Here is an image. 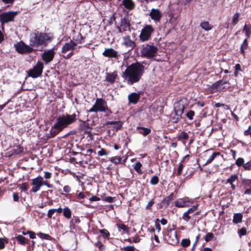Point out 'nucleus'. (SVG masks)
Segmentation results:
<instances>
[{
  "label": "nucleus",
  "mask_w": 251,
  "mask_h": 251,
  "mask_svg": "<svg viewBox=\"0 0 251 251\" xmlns=\"http://www.w3.org/2000/svg\"><path fill=\"white\" fill-rule=\"evenodd\" d=\"M136 129L138 131V133L140 134H142L144 136H146L151 132L150 128L144 127L142 126H137Z\"/></svg>",
  "instance_id": "393cba45"
},
{
  "label": "nucleus",
  "mask_w": 251,
  "mask_h": 251,
  "mask_svg": "<svg viewBox=\"0 0 251 251\" xmlns=\"http://www.w3.org/2000/svg\"><path fill=\"white\" fill-rule=\"evenodd\" d=\"M116 200V197H112L110 196L105 197L104 198V201L108 202H113Z\"/></svg>",
  "instance_id": "13d9d810"
},
{
  "label": "nucleus",
  "mask_w": 251,
  "mask_h": 251,
  "mask_svg": "<svg viewBox=\"0 0 251 251\" xmlns=\"http://www.w3.org/2000/svg\"><path fill=\"white\" fill-rule=\"evenodd\" d=\"M238 234L240 237L247 234V229L245 227H242L238 229Z\"/></svg>",
  "instance_id": "4d7b16f0"
},
{
  "label": "nucleus",
  "mask_w": 251,
  "mask_h": 251,
  "mask_svg": "<svg viewBox=\"0 0 251 251\" xmlns=\"http://www.w3.org/2000/svg\"><path fill=\"white\" fill-rule=\"evenodd\" d=\"M122 4L125 8L129 10H133L135 6V4L132 0H123Z\"/></svg>",
  "instance_id": "4be33fe9"
},
{
  "label": "nucleus",
  "mask_w": 251,
  "mask_h": 251,
  "mask_svg": "<svg viewBox=\"0 0 251 251\" xmlns=\"http://www.w3.org/2000/svg\"><path fill=\"white\" fill-rule=\"evenodd\" d=\"M167 236L170 238H172L171 240L173 242H178L177 232L174 229L169 230Z\"/></svg>",
  "instance_id": "bb28decb"
},
{
  "label": "nucleus",
  "mask_w": 251,
  "mask_h": 251,
  "mask_svg": "<svg viewBox=\"0 0 251 251\" xmlns=\"http://www.w3.org/2000/svg\"><path fill=\"white\" fill-rule=\"evenodd\" d=\"M145 71V66L138 62L127 66L123 73L122 76L130 84L137 83L142 77Z\"/></svg>",
  "instance_id": "f03ea898"
},
{
  "label": "nucleus",
  "mask_w": 251,
  "mask_h": 251,
  "mask_svg": "<svg viewBox=\"0 0 251 251\" xmlns=\"http://www.w3.org/2000/svg\"><path fill=\"white\" fill-rule=\"evenodd\" d=\"M122 158L120 156H114L110 158V161L111 162L114 164H118L121 163Z\"/></svg>",
  "instance_id": "c03bdc74"
},
{
  "label": "nucleus",
  "mask_w": 251,
  "mask_h": 251,
  "mask_svg": "<svg viewBox=\"0 0 251 251\" xmlns=\"http://www.w3.org/2000/svg\"><path fill=\"white\" fill-rule=\"evenodd\" d=\"M180 244L183 248H187L190 245V240L189 239H183Z\"/></svg>",
  "instance_id": "49530a36"
},
{
  "label": "nucleus",
  "mask_w": 251,
  "mask_h": 251,
  "mask_svg": "<svg viewBox=\"0 0 251 251\" xmlns=\"http://www.w3.org/2000/svg\"><path fill=\"white\" fill-rule=\"evenodd\" d=\"M55 54L53 49L45 50L41 55L42 59L46 64H48L53 59Z\"/></svg>",
  "instance_id": "ddd939ff"
},
{
  "label": "nucleus",
  "mask_w": 251,
  "mask_h": 251,
  "mask_svg": "<svg viewBox=\"0 0 251 251\" xmlns=\"http://www.w3.org/2000/svg\"><path fill=\"white\" fill-rule=\"evenodd\" d=\"M235 164L238 167H243L245 165V160L242 157H239L236 160Z\"/></svg>",
  "instance_id": "37998d69"
},
{
  "label": "nucleus",
  "mask_w": 251,
  "mask_h": 251,
  "mask_svg": "<svg viewBox=\"0 0 251 251\" xmlns=\"http://www.w3.org/2000/svg\"><path fill=\"white\" fill-rule=\"evenodd\" d=\"M85 37L82 36L80 32H76L73 30V41L75 42L76 44H82L84 41Z\"/></svg>",
  "instance_id": "a211bd4d"
},
{
  "label": "nucleus",
  "mask_w": 251,
  "mask_h": 251,
  "mask_svg": "<svg viewBox=\"0 0 251 251\" xmlns=\"http://www.w3.org/2000/svg\"><path fill=\"white\" fill-rule=\"evenodd\" d=\"M220 154L219 152H214L211 156L209 158V159L206 161L204 165H206L207 164H210L211 163L213 160L215 159V158Z\"/></svg>",
  "instance_id": "ea45409f"
},
{
  "label": "nucleus",
  "mask_w": 251,
  "mask_h": 251,
  "mask_svg": "<svg viewBox=\"0 0 251 251\" xmlns=\"http://www.w3.org/2000/svg\"><path fill=\"white\" fill-rule=\"evenodd\" d=\"M214 237L213 233L211 232H208L206 233L204 237V240L206 242H208L212 240Z\"/></svg>",
  "instance_id": "de8ad7c7"
},
{
  "label": "nucleus",
  "mask_w": 251,
  "mask_h": 251,
  "mask_svg": "<svg viewBox=\"0 0 251 251\" xmlns=\"http://www.w3.org/2000/svg\"><path fill=\"white\" fill-rule=\"evenodd\" d=\"M117 226L119 229H122L126 232L129 231L128 227L124 224H117Z\"/></svg>",
  "instance_id": "8fccbe9b"
},
{
  "label": "nucleus",
  "mask_w": 251,
  "mask_h": 251,
  "mask_svg": "<svg viewBox=\"0 0 251 251\" xmlns=\"http://www.w3.org/2000/svg\"><path fill=\"white\" fill-rule=\"evenodd\" d=\"M243 168L245 171H251V160L245 163Z\"/></svg>",
  "instance_id": "bf43d9fd"
},
{
  "label": "nucleus",
  "mask_w": 251,
  "mask_h": 251,
  "mask_svg": "<svg viewBox=\"0 0 251 251\" xmlns=\"http://www.w3.org/2000/svg\"><path fill=\"white\" fill-rule=\"evenodd\" d=\"M243 218V216L241 213H236L234 214L233 217V223L237 224L241 222Z\"/></svg>",
  "instance_id": "72a5a7b5"
},
{
  "label": "nucleus",
  "mask_w": 251,
  "mask_h": 251,
  "mask_svg": "<svg viewBox=\"0 0 251 251\" xmlns=\"http://www.w3.org/2000/svg\"><path fill=\"white\" fill-rule=\"evenodd\" d=\"M198 207V204H196V205H194L191 207L189 208L186 212L188 213V214L194 213L195 211L197 209Z\"/></svg>",
  "instance_id": "5fc2aeb1"
},
{
  "label": "nucleus",
  "mask_w": 251,
  "mask_h": 251,
  "mask_svg": "<svg viewBox=\"0 0 251 251\" xmlns=\"http://www.w3.org/2000/svg\"><path fill=\"white\" fill-rule=\"evenodd\" d=\"M140 94L136 93H132L128 95V100L129 103L136 104L140 99Z\"/></svg>",
  "instance_id": "6ab92c4d"
},
{
  "label": "nucleus",
  "mask_w": 251,
  "mask_h": 251,
  "mask_svg": "<svg viewBox=\"0 0 251 251\" xmlns=\"http://www.w3.org/2000/svg\"><path fill=\"white\" fill-rule=\"evenodd\" d=\"M154 31V29L151 25H145L142 29L139 36L140 40L142 42L149 40Z\"/></svg>",
  "instance_id": "423d86ee"
},
{
  "label": "nucleus",
  "mask_w": 251,
  "mask_h": 251,
  "mask_svg": "<svg viewBox=\"0 0 251 251\" xmlns=\"http://www.w3.org/2000/svg\"><path fill=\"white\" fill-rule=\"evenodd\" d=\"M98 154L100 156H102L107 155L108 153L106 150L102 148L100 151H98Z\"/></svg>",
  "instance_id": "680f3d73"
},
{
  "label": "nucleus",
  "mask_w": 251,
  "mask_h": 251,
  "mask_svg": "<svg viewBox=\"0 0 251 251\" xmlns=\"http://www.w3.org/2000/svg\"><path fill=\"white\" fill-rule=\"evenodd\" d=\"M53 38L50 33H45L35 30L30 33L29 45L33 48L46 47Z\"/></svg>",
  "instance_id": "7ed1b4c3"
},
{
  "label": "nucleus",
  "mask_w": 251,
  "mask_h": 251,
  "mask_svg": "<svg viewBox=\"0 0 251 251\" xmlns=\"http://www.w3.org/2000/svg\"><path fill=\"white\" fill-rule=\"evenodd\" d=\"M40 237L43 239L49 240L50 238V236L47 234L40 233Z\"/></svg>",
  "instance_id": "0e129e2a"
},
{
  "label": "nucleus",
  "mask_w": 251,
  "mask_h": 251,
  "mask_svg": "<svg viewBox=\"0 0 251 251\" xmlns=\"http://www.w3.org/2000/svg\"><path fill=\"white\" fill-rule=\"evenodd\" d=\"M159 180V178L157 176H153L151 177L150 183L152 185H156L158 183Z\"/></svg>",
  "instance_id": "a18cd8bd"
},
{
  "label": "nucleus",
  "mask_w": 251,
  "mask_h": 251,
  "mask_svg": "<svg viewBox=\"0 0 251 251\" xmlns=\"http://www.w3.org/2000/svg\"><path fill=\"white\" fill-rule=\"evenodd\" d=\"M151 19L155 22H159L162 17V14L158 9H152L150 13Z\"/></svg>",
  "instance_id": "dca6fc26"
},
{
  "label": "nucleus",
  "mask_w": 251,
  "mask_h": 251,
  "mask_svg": "<svg viewBox=\"0 0 251 251\" xmlns=\"http://www.w3.org/2000/svg\"><path fill=\"white\" fill-rule=\"evenodd\" d=\"M63 215L67 219H69L72 216V211L68 207L66 206L63 209Z\"/></svg>",
  "instance_id": "473e14b6"
},
{
  "label": "nucleus",
  "mask_w": 251,
  "mask_h": 251,
  "mask_svg": "<svg viewBox=\"0 0 251 251\" xmlns=\"http://www.w3.org/2000/svg\"><path fill=\"white\" fill-rule=\"evenodd\" d=\"M188 134L185 131L181 132L180 134L177 136V140L181 141L184 144L186 143L185 140L188 139Z\"/></svg>",
  "instance_id": "7c9ffc66"
},
{
  "label": "nucleus",
  "mask_w": 251,
  "mask_h": 251,
  "mask_svg": "<svg viewBox=\"0 0 251 251\" xmlns=\"http://www.w3.org/2000/svg\"><path fill=\"white\" fill-rule=\"evenodd\" d=\"M124 251H135V248L134 246H127L124 248Z\"/></svg>",
  "instance_id": "e2e57ef3"
},
{
  "label": "nucleus",
  "mask_w": 251,
  "mask_h": 251,
  "mask_svg": "<svg viewBox=\"0 0 251 251\" xmlns=\"http://www.w3.org/2000/svg\"><path fill=\"white\" fill-rule=\"evenodd\" d=\"M76 46L75 42L71 40L69 43H66L62 48L61 52L63 53H66L67 51L73 50Z\"/></svg>",
  "instance_id": "f3484780"
},
{
  "label": "nucleus",
  "mask_w": 251,
  "mask_h": 251,
  "mask_svg": "<svg viewBox=\"0 0 251 251\" xmlns=\"http://www.w3.org/2000/svg\"><path fill=\"white\" fill-rule=\"evenodd\" d=\"M195 115L194 111L190 110H189L185 114L186 117L190 120L193 119V117Z\"/></svg>",
  "instance_id": "09e8293b"
},
{
  "label": "nucleus",
  "mask_w": 251,
  "mask_h": 251,
  "mask_svg": "<svg viewBox=\"0 0 251 251\" xmlns=\"http://www.w3.org/2000/svg\"><path fill=\"white\" fill-rule=\"evenodd\" d=\"M238 176L237 175H232L226 180V183H229L231 185V188L232 190H235L236 189V185L234 184L233 182L238 180Z\"/></svg>",
  "instance_id": "b1692460"
},
{
  "label": "nucleus",
  "mask_w": 251,
  "mask_h": 251,
  "mask_svg": "<svg viewBox=\"0 0 251 251\" xmlns=\"http://www.w3.org/2000/svg\"><path fill=\"white\" fill-rule=\"evenodd\" d=\"M7 242V241L3 238H0V250L2 249L5 247V244Z\"/></svg>",
  "instance_id": "052dcab7"
},
{
  "label": "nucleus",
  "mask_w": 251,
  "mask_h": 251,
  "mask_svg": "<svg viewBox=\"0 0 251 251\" xmlns=\"http://www.w3.org/2000/svg\"><path fill=\"white\" fill-rule=\"evenodd\" d=\"M31 181V185L33 186L30 191V192L36 193L39 191L42 187L40 176H38L37 177L32 179Z\"/></svg>",
  "instance_id": "4468645a"
},
{
  "label": "nucleus",
  "mask_w": 251,
  "mask_h": 251,
  "mask_svg": "<svg viewBox=\"0 0 251 251\" xmlns=\"http://www.w3.org/2000/svg\"><path fill=\"white\" fill-rule=\"evenodd\" d=\"M102 54L105 57L115 58L117 59L119 58V56L118 52L111 48L105 49Z\"/></svg>",
  "instance_id": "2eb2a0df"
},
{
  "label": "nucleus",
  "mask_w": 251,
  "mask_h": 251,
  "mask_svg": "<svg viewBox=\"0 0 251 251\" xmlns=\"http://www.w3.org/2000/svg\"><path fill=\"white\" fill-rule=\"evenodd\" d=\"M191 218V216L187 212H185L182 215V219L186 222L190 221Z\"/></svg>",
  "instance_id": "603ef678"
},
{
  "label": "nucleus",
  "mask_w": 251,
  "mask_h": 251,
  "mask_svg": "<svg viewBox=\"0 0 251 251\" xmlns=\"http://www.w3.org/2000/svg\"><path fill=\"white\" fill-rule=\"evenodd\" d=\"M19 188L22 189V191L24 192H26L28 189V184L26 182L23 183L22 184L19 185Z\"/></svg>",
  "instance_id": "864d4df0"
},
{
  "label": "nucleus",
  "mask_w": 251,
  "mask_h": 251,
  "mask_svg": "<svg viewBox=\"0 0 251 251\" xmlns=\"http://www.w3.org/2000/svg\"><path fill=\"white\" fill-rule=\"evenodd\" d=\"M201 27L205 31H209L213 28V26L211 25L208 22L204 21L201 22L200 25Z\"/></svg>",
  "instance_id": "f704fd0d"
},
{
  "label": "nucleus",
  "mask_w": 251,
  "mask_h": 251,
  "mask_svg": "<svg viewBox=\"0 0 251 251\" xmlns=\"http://www.w3.org/2000/svg\"><path fill=\"white\" fill-rule=\"evenodd\" d=\"M182 114L174 112L171 117V121L173 123H177L182 118Z\"/></svg>",
  "instance_id": "cd10ccee"
},
{
  "label": "nucleus",
  "mask_w": 251,
  "mask_h": 251,
  "mask_svg": "<svg viewBox=\"0 0 251 251\" xmlns=\"http://www.w3.org/2000/svg\"><path fill=\"white\" fill-rule=\"evenodd\" d=\"M18 11H8L3 12L0 15V21L2 25L14 21L16 16L18 14Z\"/></svg>",
  "instance_id": "1a4fd4ad"
},
{
  "label": "nucleus",
  "mask_w": 251,
  "mask_h": 251,
  "mask_svg": "<svg viewBox=\"0 0 251 251\" xmlns=\"http://www.w3.org/2000/svg\"><path fill=\"white\" fill-rule=\"evenodd\" d=\"M243 31L245 33V35L246 36V39H248L250 37L251 35V25H245L243 29Z\"/></svg>",
  "instance_id": "2f4dec72"
},
{
  "label": "nucleus",
  "mask_w": 251,
  "mask_h": 251,
  "mask_svg": "<svg viewBox=\"0 0 251 251\" xmlns=\"http://www.w3.org/2000/svg\"><path fill=\"white\" fill-rule=\"evenodd\" d=\"M244 194L245 195H251V187H249V188H245L244 187Z\"/></svg>",
  "instance_id": "338daca9"
},
{
  "label": "nucleus",
  "mask_w": 251,
  "mask_h": 251,
  "mask_svg": "<svg viewBox=\"0 0 251 251\" xmlns=\"http://www.w3.org/2000/svg\"><path fill=\"white\" fill-rule=\"evenodd\" d=\"M99 232L102 235V237L104 238L109 239L110 233L109 231L105 228L99 229Z\"/></svg>",
  "instance_id": "a19ab883"
},
{
  "label": "nucleus",
  "mask_w": 251,
  "mask_h": 251,
  "mask_svg": "<svg viewBox=\"0 0 251 251\" xmlns=\"http://www.w3.org/2000/svg\"><path fill=\"white\" fill-rule=\"evenodd\" d=\"M157 52L158 48L157 47L149 44L144 45L141 50L142 56L147 58H152L155 57Z\"/></svg>",
  "instance_id": "39448f33"
},
{
  "label": "nucleus",
  "mask_w": 251,
  "mask_h": 251,
  "mask_svg": "<svg viewBox=\"0 0 251 251\" xmlns=\"http://www.w3.org/2000/svg\"><path fill=\"white\" fill-rule=\"evenodd\" d=\"M175 205L177 207H184L186 206V201L183 199L177 200L175 202Z\"/></svg>",
  "instance_id": "e433bc0d"
},
{
  "label": "nucleus",
  "mask_w": 251,
  "mask_h": 251,
  "mask_svg": "<svg viewBox=\"0 0 251 251\" xmlns=\"http://www.w3.org/2000/svg\"><path fill=\"white\" fill-rule=\"evenodd\" d=\"M18 244L21 245L25 246L28 243V239L25 238L23 235H18L15 237Z\"/></svg>",
  "instance_id": "c85d7f7f"
},
{
  "label": "nucleus",
  "mask_w": 251,
  "mask_h": 251,
  "mask_svg": "<svg viewBox=\"0 0 251 251\" xmlns=\"http://www.w3.org/2000/svg\"><path fill=\"white\" fill-rule=\"evenodd\" d=\"M16 50L18 52L23 54L25 53H31L33 52V47L26 45L23 41H21L15 45Z\"/></svg>",
  "instance_id": "f8f14e48"
},
{
  "label": "nucleus",
  "mask_w": 251,
  "mask_h": 251,
  "mask_svg": "<svg viewBox=\"0 0 251 251\" xmlns=\"http://www.w3.org/2000/svg\"><path fill=\"white\" fill-rule=\"evenodd\" d=\"M114 125V128L116 131L120 130L122 127L123 122L121 121H107L106 123V125Z\"/></svg>",
  "instance_id": "a878e982"
},
{
  "label": "nucleus",
  "mask_w": 251,
  "mask_h": 251,
  "mask_svg": "<svg viewBox=\"0 0 251 251\" xmlns=\"http://www.w3.org/2000/svg\"><path fill=\"white\" fill-rule=\"evenodd\" d=\"M107 105V102L102 98H97L94 105L88 111L92 113L103 112L105 111V107Z\"/></svg>",
  "instance_id": "0eeeda50"
},
{
  "label": "nucleus",
  "mask_w": 251,
  "mask_h": 251,
  "mask_svg": "<svg viewBox=\"0 0 251 251\" xmlns=\"http://www.w3.org/2000/svg\"><path fill=\"white\" fill-rule=\"evenodd\" d=\"M251 126H249L248 128L244 131V134L245 136L250 135L251 137Z\"/></svg>",
  "instance_id": "774afa93"
},
{
  "label": "nucleus",
  "mask_w": 251,
  "mask_h": 251,
  "mask_svg": "<svg viewBox=\"0 0 251 251\" xmlns=\"http://www.w3.org/2000/svg\"><path fill=\"white\" fill-rule=\"evenodd\" d=\"M76 115L75 113L69 114L66 113L59 115L55 119V124L47 135L48 138H52L67 128L70 125L76 122Z\"/></svg>",
  "instance_id": "f257e3e1"
},
{
  "label": "nucleus",
  "mask_w": 251,
  "mask_h": 251,
  "mask_svg": "<svg viewBox=\"0 0 251 251\" xmlns=\"http://www.w3.org/2000/svg\"><path fill=\"white\" fill-rule=\"evenodd\" d=\"M249 47L248 41L247 39H245L241 45L240 48V53L244 55L245 54L246 50L248 49Z\"/></svg>",
  "instance_id": "c756f323"
},
{
  "label": "nucleus",
  "mask_w": 251,
  "mask_h": 251,
  "mask_svg": "<svg viewBox=\"0 0 251 251\" xmlns=\"http://www.w3.org/2000/svg\"><path fill=\"white\" fill-rule=\"evenodd\" d=\"M23 147L19 145L14 147V148L11 150L12 154H18L23 152Z\"/></svg>",
  "instance_id": "c9c22d12"
},
{
  "label": "nucleus",
  "mask_w": 251,
  "mask_h": 251,
  "mask_svg": "<svg viewBox=\"0 0 251 251\" xmlns=\"http://www.w3.org/2000/svg\"><path fill=\"white\" fill-rule=\"evenodd\" d=\"M124 44L126 47L130 48L133 49L136 46V43L132 41L129 36H126L124 38Z\"/></svg>",
  "instance_id": "5701e85b"
},
{
  "label": "nucleus",
  "mask_w": 251,
  "mask_h": 251,
  "mask_svg": "<svg viewBox=\"0 0 251 251\" xmlns=\"http://www.w3.org/2000/svg\"><path fill=\"white\" fill-rule=\"evenodd\" d=\"M189 104L188 100L186 98H183L175 102L174 105V112L183 114L184 110Z\"/></svg>",
  "instance_id": "9d476101"
},
{
  "label": "nucleus",
  "mask_w": 251,
  "mask_h": 251,
  "mask_svg": "<svg viewBox=\"0 0 251 251\" xmlns=\"http://www.w3.org/2000/svg\"><path fill=\"white\" fill-rule=\"evenodd\" d=\"M41 182V186L43 185L47 186L48 188H52L53 185L49 183L47 181H45L43 178L40 176Z\"/></svg>",
  "instance_id": "6e6d98bb"
},
{
  "label": "nucleus",
  "mask_w": 251,
  "mask_h": 251,
  "mask_svg": "<svg viewBox=\"0 0 251 251\" xmlns=\"http://www.w3.org/2000/svg\"><path fill=\"white\" fill-rule=\"evenodd\" d=\"M175 195L174 193H172L168 196L166 197L162 201V203L163 206L166 208L169 206L171 202L175 199Z\"/></svg>",
  "instance_id": "aec40b11"
},
{
  "label": "nucleus",
  "mask_w": 251,
  "mask_h": 251,
  "mask_svg": "<svg viewBox=\"0 0 251 251\" xmlns=\"http://www.w3.org/2000/svg\"><path fill=\"white\" fill-rule=\"evenodd\" d=\"M240 14L239 13H236L234 14L232 19V24L233 25H236L239 22Z\"/></svg>",
  "instance_id": "79ce46f5"
},
{
  "label": "nucleus",
  "mask_w": 251,
  "mask_h": 251,
  "mask_svg": "<svg viewBox=\"0 0 251 251\" xmlns=\"http://www.w3.org/2000/svg\"><path fill=\"white\" fill-rule=\"evenodd\" d=\"M184 160H181L179 164L177 173H176L177 176H179L182 174V170L184 166Z\"/></svg>",
  "instance_id": "58836bf2"
},
{
  "label": "nucleus",
  "mask_w": 251,
  "mask_h": 251,
  "mask_svg": "<svg viewBox=\"0 0 251 251\" xmlns=\"http://www.w3.org/2000/svg\"><path fill=\"white\" fill-rule=\"evenodd\" d=\"M117 77V72L115 71L112 73H106L105 79L110 83H113Z\"/></svg>",
  "instance_id": "412c9836"
},
{
  "label": "nucleus",
  "mask_w": 251,
  "mask_h": 251,
  "mask_svg": "<svg viewBox=\"0 0 251 251\" xmlns=\"http://www.w3.org/2000/svg\"><path fill=\"white\" fill-rule=\"evenodd\" d=\"M44 68V64L40 61H38L36 65L31 69L27 71V75L32 78H37L40 76L42 73Z\"/></svg>",
  "instance_id": "6e6552de"
},
{
  "label": "nucleus",
  "mask_w": 251,
  "mask_h": 251,
  "mask_svg": "<svg viewBox=\"0 0 251 251\" xmlns=\"http://www.w3.org/2000/svg\"><path fill=\"white\" fill-rule=\"evenodd\" d=\"M121 17L122 16L121 15ZM130 23L127 16L121 17L120 25H117L116 27L118 29L119 32H123L126 30H130Z\"/></svg>",
  "instance_id": "9b49d317"
},
{
  "label": "nucleus",
  "mask_w": 251,
  "mask_h": 251,
  "mask_svg": "<svg viewBox=\"0 0 251 251\" xmlns=\"http://www.w3.org/2000/svg\"><path fill=\"white\" fill-rule=\"evenodd\" d=\"M142 166V164L140 162L138 161L136 162L135 164L133 165V168L138 174L141 175L142 174V171L141 170Z\"/></svg>",
  "instance_id": "4c0bfd02"
},
{
  "label": "nucleus",
  "mask_w": 251,
  "mask_h": 251,
  "mask_svg": "<svg viewBox=\"0 0 251 251\" xmlns=\"http://www.w3.org/2000/svg\"><path fill=\"white\" fill-rule=\"evenodd\" d=\"M227 76H224L222 79L219 80L213 83L208 88V90L212 94L216 93L218 92L225 91L229 88L230 83L228 80H226Z\"/></svg>",
  "instance_id": "20e7f679"
},
{
  "label": "nucleus",
  "mask_w": 251,
  "mask_h": 251,
  "mask_svg": "<svg viewBox=\"0 0 251 251\" xmlns=\"http://www.w3.org/2000/svg\"><path fill=\"white\" fill-rule=\"evenodd\" d=\"M55 213L54 209H50L48 211L47 216L49 218H52V215Z\"/></svg>",
  "instance_id": "69168bd1"
},
{
  "label": "nucleus",
  "mask_w": 251,
  "mask_h": 251,
  "mask_svg": "<svg viewBox=\"0 0 251 251\" xmlns=\"http://www.w3.org/2000/svg\"><path fill=\"white\" fill-rule=\"evenodd\" d=\"M242 183L244 187H251V179H244L242 181Z\"/></svg>",
  "instance_id": "3c124183"
}]
</instances>
